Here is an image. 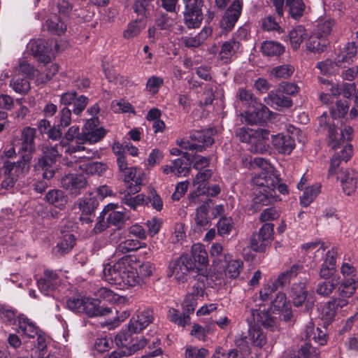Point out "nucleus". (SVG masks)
I'll return each mask as SVG.
<instances>
[{"mask_svg":"<svg viewBox=\"0 0 358 358\" xmlns=\"http://www.w3.org/2000/svg\"><path fill=\"white\" fill-rule=\"evenodd\" d=\"M103 279L111 285L135 287L142 281L138 273L129 263V259L124 257L115 263L108 264L103 269Z\"/></svg>","mask_w":358,"mask_h":358,"instance_id":"f257e3e1","label":"nucleus"},{"mask_svg":"<svg viewBox=\"0 0 358 358\" xmlns=\"http://www.w3.org/2000/svg\"><path fill=\"white\" fill-rule=\"evenodd\" d=\"M321 129L327 131V143L332 150H336L345 141L348 142L352 138L353 129L350 126H345L338 133L335 126L327 121V115L324 113L319 118Z\"/></svg>","mask_w":358,"mask_h":358,"instance_id":"f03ea898","label":"nucleus"},{"mask_svg":"<svg viewBox=\"0 0 358 358\" xmlns=\"http://www.w3.org/2000/svg\"><path fill=\"white\" fill-rule=\"evenodd\" d=\"M31 161L30 155H22L20 159L15 163L6 162L3 165L6 176L3 185L13 187L18 179L24 177L29 171Z\"/></svg>","mask_w":358,"mask_h":358,"instance_id":"7ed1b4c3","label":"nucleus"},{"mask_svg":"<svg viewBox=\"0 0 358 358\" xmlns=\"http://www.w3.org/2000/svg\"><path fill=\"white\" fill-rule=\"evenodd\" d=\"M185 4L183 12V21L186 27L189 29L200 27L203 19L202 0H182Z\"/></svg>","mask_w":358,"mask_h":358,"instance_id":"20e7f679","label":"nucleus"},{"mask_svg":"<svg viewBox=\"0 0 358 358\" xmlns=\"http://www.w3.org/2000/svg\"><path fill=\"white\" fill-rule=\"evenodd\" d=\"M213 129L207 131H194L189 136L190 140H181L178 145L185 150L202 152L206 147L214 143L212 137Z\"/></svg>","mask_w":358,"mask_h":358,"instance_id":"39448f33","label":"nucleus"},{"mask_svg":"<svg viewBox=\"0 0 358 358\" xmlns=\"http://www.w3.org/2000/svg\"><path fill=\"white\" fill-rule=\"evenodd\" d=\"M196 268L194 262L189 255L184 254L171 261L169 265V271L174 275L178 282H184L187 280L188 274Z\"/></svg>","mask_w":358,"mask_h":358,"instance_id":"423d86ee","label":"nucleus"},{"mask_svg":"<svg viewBox=\"0 0 358 358\" xmlns=\"http://www.w3.org/2000/svg\"><path fill=\"white\" fill-rule=\"evenodd\" d=\"M131 332H120L115 336V343L123 350L124 355H130L144 348L148 341L143 336L134 338Z\"/></svg>","mask_w":358,"mask_h":358,"instance_id":"0eeeda50","label":"nucleus"},{"mask_svg":"<svg viewBox=\"0 0 358 358\" xmlns=\"http://www.w3.org/2000/svg\"><path fill=\"white\" fill-rule=\"evenodd\" d=\"M260 306L259 309H250V317L247 319L249 325L257 324H261L264 328L274 331L278 329V319L273 315L269 309L266 310Z\"/></svg>","mask_w":358,"mask_h":358,"instance_id":"6e6552de","label":"nucleus"},{"mask_svg":"<svg viewBox=\"0 0 358 358\" xmlns=\"http://www.w3.org/2000/svg\"><path fill=\"white\" fill-rule=\"evenodd\" d=\"M27 48L31 54L41 63L46 65L50 63L54 57L52 44L43 38L30 41Z\"/></svg>","mask_w":358,"mask_h":358,"instance_id":"1a4fd4ad","label":"nucleus"},{"mask_svg":"<svg viewBox=\"0 0 358 358\" xmlns=\"http://www.w3.org/2000/svg\"><path fill=\"white\" fill-rule=\"evenodd\" d=\"M61 186L71 196L76 197L86 189L87 181L83 175L69 173L61 178Z\"/></svg>","mask_w":358,"mask_h":358,"instance_id":"9d476101","label":"nucleus"},{"mask_svg":"<svg viewBox=\"0 0 358 358\" xmlns=\"http://www.w3.org/2000/svg\"><path fill=\"white\" fill-rule=\"evenodd\" d=\"M274 224H264L259 231V233L252 234L250 239V247L254 251L262 252L268 246L273 236Z\"/></svg>","mask_w":358,"mask_h":358,"instance_id":"9b49d317","label":"nucleus"},{"mask_svg":"<svg viewBox=\"0 0 358 358\" xmlns=\"http://www.w3.org/2000/svg\"><path fill=\"white\" fill-rule=\"evenodd\" d=\"M34 68L27 62L20 63L19 73L10 83L13 90H31L30 80L34 75Z\"/></svg>","mask_w":358,"mask_h":358,"instance_id":"f8f14e48","label":"nucleus"},{"mask_svg":"<svg viewBox=\"0 0 358 358\" xmlns=\"http://www.w3.org/2000/svg\"><path fill=\"white\" fill-rule=\"evenodd\" d=\"M212 176V171L210 169H204L203 171H199L196 175L194 180L193 185L196 190L191 193L189 196L190 205H196L199 203V196L206 194L208 192V180Z\"/></svg>","mask_w":358,"mask_h":358,"instance_id":"ddd939ff","label":"nucleus"},{"mask_svg":"<svg viewBox=\"0 0 358 358\" xmlns=\"http://www.w3.org/2000/svg\"><path fill=\"white\" fill-rule=\"evenodd\" d=\"M252 182L257 186L256 188H277V190L282 194H285L287 191V185L280 182V180L275 173L262 172L253 178Z\"/></svg>","mask_w":358,"mask_h":358,"instance_id":"4468645a","label":"nucleus"},{"mask_svg":"<svg viewBox=\"0 0 358 358\" xmlns=\"http://www.w3.org/2000/svg\"><path fill=\"white\" fill-rule=\"evenodd\" d=\"M106 135V130L103 128H98L91 131H83L81 137L77 138V145H71L66 148V152L72 155L76 152L85 151L86 147L83 145L87 142L95 143L99 141Z\"/></svg>","mask_w":358,"mask_h":358,"instance_id":"2eb2a0df","label":"nucleus"},{"mask_svg":"<svg viewBox=\"0 0 358 358\" xmlns=\"http://www.w3.org/2000/svg\"><path fill=\"white\" fill-rule=\"evenodd\" d=\"M358 45L355 41L348 42L340 45L336 50L335 57L339 66L345 68L357 59Z\"/></svg>","mask_w":358,"mask_h":358,"instance_id":"dca6fc26","label":"nucleus"},{"mask_svg":"<svg viewBox=\"0 0 358 358\" xmlns=\"http://www.w3.org/2000/svg\"><path fill=\"white\" fill-rule=\"evenodd\" d=\"M243 8L241 0H234L226 10L220 20V27L224 30L231 31L239 19Z\"/></svg>","mask_w":358,"mask_h":358,"instance_id":"f3484780","label":"nucleus"},{"mask_svg":"<svg viewBox=\"0 0 358 358\" xmlns=\"http://www.w3.org/2000/svg\"><path fill=\"white\" fill-rule=\"evenodd\" d=\"M252 107L253 108L252 111H247L242 114L248 124L251 125L257 124L270 119L271 112L266 106L258 102L255 106Z\"/></svg>","mask_w":358,"mask_h":358,"instance_id":"a211bd4d","label":"nucleus"},{"mask_svg":"<svg viewBox=\"0 0 358 358\" xmlns=\"http://www.w3.org/2000/svg\"><path fill=\"white\" fill-rule=\"evenodd\" d=\"M153 321V311L150 309L138 312L128 324L129 331L135 334L141 332Z\"/></svg>","mask_w":358,"mask_h":358,"instance_id":"6ab92c4d","label":"nucleus"},{"mask_svg":"<svg viewBox=\"0 0 358 358\" xmlns=\"http://www.w3.org/2000/svg\"><path fill=\"white\" fill-rule=\"evenodd\" d=\"M36 136V130L34 128L27 127L22 131L20 153L30 155L31 159H32V155L36 151L34 142Z\"/></svg>","mask_w":358,"mask_h":358,"instance_id":"aec40b11","label":"nucleus"},{"mask_svg":"<svg viewBox=\"0 0 358 358\" xmlns=\"http://www.w3.org/2000/svg\"><path fill=\"white\" fill-rule=\"evenodd\" d=\"M270 131L267 129H257L252 141L250 143V151L253 153L262 154L268 151L269 145L268 144Z\"/></svg>","mask_w":358,"mask_h":358,"instance_id":"412c9836","label":"nucleus"},{"mask_svg":"<svg viewBox=\"0 0 358 358\" xmlns=\"http://www.w3.org/2000/svg\"><path fill=\"white\" fill-rule=\"evenodd\" d=\"M88 102V99L83 95L78 96L76 92H66L61 96V103L64 105H73V111L79 115L84 110Z\"/></svg>","mask_w":358,"mask_h":358,"instance_id":"4be33fe9","label":"nucleus"},{"mask_svg":"<svg viewBox=\"0 0 358 358\" xmlns=\"http://www.w3.org/2000/svg\"><path fill=\"white\" fill-rule=\"evenodd\" d=\"M120 174L125 182H130L128 189L131 192L137 193L141 190V185L143 182V173L141 171L137 173L136 168L130 166Z\"/></svg>","mask_w":358,"mask_h":358,"instance_id":"5701e85b","label":"nucleus"},{"mask_svg":"<svg viewBox=\"0 0 358 358\" xmlns=\"http://www.w3.org/2000/svg\"><path fill=\"white\" fill-rule=\"evenodd\" d=\"M276 189L277 188H256L254 192L255 197L253 199L255 207L258 208V205L268 206L277 201Z\"/></svg>","mask_w":358,"mask_h":358,"instance_id":"b1692460","label":"nucleus"},{"mask_svg":"<svg viewBox=\"0 0 358 358\" xmlns=\"http://www.w3.org/2000/svg\"><path fill=\"white\" fill-rule=\"evenodd\" d=\"M271 138L275 149L282 154H289L295 146L294 138L289 135L278 134L271 135Z\"/></svg>","mask_w":358,"mask_h":358,"instance_id":"393cba45","label":"nucleus"},{"mask_svg":"<svg viewBox=\"0 0 358 358\" xmlns=\"http://www.w3.org/2000/svg\"><path fill=\"white\" fill-rule=\"evenodd\" d=\"M240 45V42L234 38L224 42L219 52L220 61L225 64L230 62L232 57L236 54Z\"/></svg>","mask_w":358,"mask_h":358,"instance_id":"a878e982","label":"nucleus"},{"mask_svg":"<svg viewBox=\"0 0 358 358\" xmlns=\"http://www.w3.org/2000/svg\"><path fill=\"white\" fill-rule=\"evenodd\" d=\"M341 181L343 192L348 196L352 195L357 189L358 174L354 170H346L341 173Z\"/></svg>","mask_w":358,"mask_h":358,"instance_id":"bb28decb","label":"nucleus"},{"mask_svg":"<svg viewBox=\"0 0 358 358\" xmlns=\"http://www.w3.org/2000/svg\"><path fill=\"white\" fill-rule=\"evenodd\" d=\"M284 92L285 91H272V92L265 98L266 102L271 106H275L276 108L278 107H290L292 101L289 95L285 94Z\"/></svg>","mask_w":358,"mask_h":358,"instance_id":"cd10ccee","label":"nucleus"},{"mask_svg":"<svg viewBox=\"0 0 358 358\" xmlns=\"http://www.w3.org/2000/svg\"><path fill=\"white\" fill-rule=\"evenodd\" d=\"M17 332L26 336L28 338H34L38 335V327L35 324L24 315L18 317Z\"/></svg>","mask_w":358,"mask_h":358,"instance_id":"c85d7f7f","label":"nucleus"},{"mask_svg":"<svg viewBox=\"0 0 358 358\" xmlns=\"http://www.w3.org/2000/svg\"><path fill=\"white\" fill-rule=\"evenodd\" d=\"M116 208V204L109 203L105 206L102 214L105 215H108L107 222L108 224L120 227L124 223L125 215L122 212L115 210Z\"/></svg>","mask_w":358,"mask_h":358,"instance_id":"c756f323","label":"nucleus"},{"mask_svg":"<svg viewBox=\"0 0 358 358\" xmlns=\"http://www.w3.org/2000/svg\"><path fill=\"white\" fill-rule=\"evenodd\" d=\"M85 310L83 313H85L88 317L104 316L112 313L111 308L99 306L97 301L90 298L85 299Z\"/></svg>","mask_w":358,"mask_h":358,"instance_id":"7c9ffc66","label":"nucleus"},{"mask_svg":"<svg viewBox=\"0 0 358 358\" xmlns=\"http://www.w3.org/2000/svg\"><path fill=\"white\" fill-rule=\"evenodd\" d=\"M327 45H329V39L324 38V36L317 35L313 33L308 39L306 47L307 49L315 53H320L324 52Z\"/></svg>","mask_w":358,"mask_h":358,"instance_id":"2f4dec72","label":"nucleus"},{"mask_svg":"<svg viewBox=\"0 0 358 358\" xmlns=\"http://www.w3.org/2000/svg\"><path fill=\"white\" fill-rule=\"evenodd\" d=\"M352 154V147L350 144L347 143L341 151V155L336 154L331 159L330 168L329 173L333 175L336 173V169L339 166L341 161L347 162L351 157Z\"/></svg>","mask_w":358,"mask_h":358,"instance_id":"473e14b6","label":"nucleus"},{"mask_svg":"<svg viewBox=\"0 0 358 358\" xmlns=\"http://www.w3.org/2000/svg\"><path fill=\"white\" fill-rule=\"evenodd\" d=\"M261 50L267 57H279L285 52V46L280 42L266 41L262 43Z\"/></svg>","mask_w":358,"mask_h":358,"instance_id":"72a5a7b5","label":"nucleus"},{"mask_svg":"<svg viewBox=\"0 0 358 358\" xmlns=\"http://www.w3.org/2000/svg\"><path fill=\"white\" fill-rule=\"evenodd\" d=\"M307 36L308 33L304 26L297 25L293 27L289 33L292 48L295 50H298Z\"/></svg>","mask_w":358,"mask_h":358,"instance_id":"f704fd0d","label":"nucleus"},{"mask_svg":"<svg viewBox=\"0 0 358 358\" xmlns=\"http://www.w3.org/2000/svg\"><path fill=\"white\" fill-rule=\"evenodd\" d=\"M97 206L98 202L95 198L87 196L79 199L75 203L73 209H78L82 213L93 214Z\"/></svg>","mask_w":358,"mask_h":358,"instance_id":"c9c22d12","label":"nucleus"},{"mask_svg":"<svg viewBox=\"0 0 358 358\" xmlns=\"http://www.w3.org/2000/svg\"><path fill=\"white\" fill-rule=\"evenodd\" d=\"M45 201L50 204L62 209L67 203V198L64 192L60 189H51L45 195Z\"/></svg>","mask_w":358,"mask_h":358,"instance_id":"e433bc0d","label":"nucleus"},{"mask_svg":"<svg viewBox=\"0 0 358 358\" xmlns=\"http://www.w3.org/2000/svg\"><path fill=\"white\" fill-rule=\"evenodd\" d=\"M230 257L224 255V260L227 262L224 274L227 278L235 279L238 278L243 269V263L241 260H229Z\"/></svg>","mask_w":358,"mask_h":358,"instance_id":"4c0bfd02","label":"nucleus"},{"mask_svg":"<svg viewBox=\"0 0 358 358\" xmlns=\"http://www.w3.org/2000/svg\"><path fill=\"white\" fill-rule=\"evenodd\" d=\"M285 8L293 19L299 20L304 14L306 5L303 0H286Z\"/></svg>","mask_w":358,"mask_h":358,"instance_id":"58836bf2","label":"nucleus"},{"mask_svg":"<svg viewBox=\"0 0 358 358\" xmlns=\"http://www.w3.org/2000/svg\"><path fill=\"white\" fill-rule=\"evenodd\" d=\"M210 208V201H206L196 209L194 221L197 227L205 229L208 226L210 222L208 211Z\"/></svg>","mask_w":358,"mask_h":358,"instance_id":"ea45409f","label":"nucleus"},{"mask_svg":"<svg viewBox=\"0 0 358 358\" xmlns=\"http://www.w3.org/2000/svg\"><path fill=\"white\" fill-rule=\"evenodd\" d=\"M48 30L53 35L61 36L66 30V24L57 15L50 16L46 21Z\"/></svg>","mask_w":358,"mask_h":358,"instance_id":"a19ab883","label":"nucleus"},{"mask_svg":"<svg viewBox=\"0 0 358 358\" xmlns=\"http://www.w3.org/2000/svg\"><path fill=\"white\" fill-rule=\"evenodd\" d=\"M211 34V29L203 28L196 36L194 37H184L182 38V41L187 48H198L203 44L207 37Z\"/></svg>","mask_w":358,"mask_h":358,"instance_id":"79ce46f5","label":"nucleus"},{"mask_svg":"<svg viewBox=\"0 0 358 358\" xmlns=\"http://www.w3.org/2000/svg\"><path fill=\"white\" fill-rule=\"evenodd\" d=\"M79 168L87 175H98L99 176H103L108 169V165L101 162L83 164L80 165Z\"/></svg>","mask_w":358,"mask_h":358,"instance_id":"37998d69","label":"nucleus"},{"mask_svg":"<svg viewBox=\"0 0 358 358\" xmlns=\"http://www.w3.org/2000/svg\"><path fill=\"white\" fill-rule=\"evenodd\" d=\"M189 256L195 264L196 262L203 266H206L208 264V255L202 244H194L192 246L191 255Z\"/></svg>","mask_w":358,"mask_h":358,"instance_id":"c03bdc74","label":"nucleus"},{"mask_svg":"<svg viewBox=\"0 0 358 358\" xmlns=\"http://www.w3.org/2000/svg\"><path fill=\"white\" fill-rule=\"evenodd\" d=\"M302 268V265L294 264L290 268L280 273L274 282L278 287H283L295 278Z\"/></svg>","mask_w":358,"mask_h":358,"instance_id":"a18cd8bd","label":"nucleus"},{"mask_svg":"<svg viewBox=\"0 0 358 358\" xmlns=\"http://www.w3.org/2000/svg\"><path fill=\"white\" fill-rule=\"evenodd\" d=\"M248 331L250 342L255 346L262 348L266 343V337L262 329L253 324L249 325Z\"/></svg>","mask_w":358,"mask_h":358,"instance_id":"49530a36","label":"nucleus"},{"mask_svg":"<svg viewBox=\"0 0 358 358\" xmlns=\"http://www.w3.org/2000/svg\"><path fill=\"white\" fill-rule=\"evenodd\" d=\"M67 154L66 151L65 152ZM69 157H65L62 159V164L68 167H71L75 164L80 163L84 159H94L98 155L97 151H90L87 155H75L73 153L72 155L68 153Z\"/></svg>","mask_w":358,"mask_h":358,"instance_id":"de8ad7c7","label":"nucleus"},{"mask_svg":"<svg viewBox=\"0 0 358 358\" xmlns=\"http://www.w3.org/2000/svg\"><path fill=\"white\" fill-rule=\"evenodd\" d=\"M291 292L294 306H301L307 298V290L305 284L302 282L294 284Z\"/></svg>","mask_w":358,"mask_h":358,"instance_id":"09e8293b","label":"nucleus"},{"mask_svg":"<svg viewBox=\"0 0 358 358\" xmlns=\"http://www.w3.org/2000/svg\"><path fill=\"white\" fill-rule=\"evenodd\" d=\"M141 248V243L137 240L127 239L120 242L116 248V253L124 255L137 250Z\"/></svg>","mask_w":358,"mask_h":358,"instance_id":"8fccbe9b","label":"nucleus"},{"mask_svg":"<svg viewBox=\"0 0 358 358\" xmlns=\"http://www.w3.org/2000/svg\"><path fill=\"white\" fill-rule=\"evenodd\" d=\"M75 236L71 234H67L63 236L62 239L57 245V252L61 255L69 252L74 246Z\"/></svg>","mask_w":358,"mask_h":358,"instance_id":"3c124183","label":"nucleus"},{"mask_svg":"<svg viewBox=\"0 0 358 358\" xmlns=\"http://www.w3.org/2000/svg\"><path fill=\"white\" fill-rule=\"evenodd\" d=\"M294 72V67L290 64H283L273 68L270 75L277 78H288Z\"/></svg>","mask_w":358,"mask_h":358,"instance_id":"603ef678","label":"nucleus"},{"mask_svg":"<svg viewBox=\"0 0 358 358\" xmlns=\"http://www.w3.org/2000/svg\"><path fill=\"white\" fill-rule=\"evenodd\" d=\"M356 289V281L352 278H348L342 282L338 292L341 297H350L355 293Z\"/></svg>","mask_w":358,"mask_h":358,"instance_id":"864d4df0","label":"nucleus"},{"mask_svg":"<svg viewBox=\"0 0 358 358\" xmlns=\"http://www.w3.org/2000/svg\"><path fill=\"white\" fill-rule=\"evenodd\" d=\"M320 192V187L318 185H314L306 188L303 194L300 197L301 204L304 207H307L313 201Z\"/></svg>","mask_w":358,"mask_h":358,"instance_id":"5fc2aeb1","label":"nucleus"},{"mask_svg":"<svg viewBox=\"0 0 358 358\" xmlns=\"http://www.w3.org/2000/svg\"><path fill=\"white\" fill-rule=\"evenodd\" d=\"M316 67L320 70L321 73L325 76L331 75L337 71V68H342L336 63V59L334 60L327 59L317 64Z\"/></svg>","mask_w":358,"mask_h":358,"instance_id":"6e6d98bb","label":"nucleus"},{"mask_svg":"<svg viewBox=\"0 0 358 358\" xmlns=\"http://www.w3.org/2000/svg\"><path fill=\"white\" fill-rule=\"evenodd\" d=\"M102 66L106 78L109 82L120 84L122 87H130V85H129V80L127 78L120 74H117L113 69L106 68L104 64Z\"/></svg>","mask_w":358,"mask_h":358,"instance_id":"4d7b16f0","label":"nucleus"},{"mask_svg":"<svg viewBox=\"0 0 358 358\" xmlns=\"http://www.w3.org/2000/svg\"><path fill=\"white\" fill-rule=\"evenodd\" d=\"M168 317L170 321L181 327H185L190 322L189 315H186V313L180 314L179 311L175 308H170L169 310Z\"/></svg>","mask_w":358,"mask_h":358,"instance_id":"13d9d810","label":"nucleus"},{"mask_svg":"<svg viewBox=\"0 0 358 358\" xmlns=\"http://www.w3.org/2000/svg\"><path fill=\"white\" fill-rule=\"evenodd\" d=\"M334 25V21L331 19L320 22L317 24L316 29L313 33L317 35L324 36V38H328L332 31Z\"/></svg>","mask_w":358,"mask_h":358,"instance_id":"bf43d9fd","label":"nucleus"},{"mask_svg":"<svg viewBox=\"0 0 358 358\" xmlns=\"http://www.w3.org/2000/svg\"><path fill=\"white\" fill-rule=\"evenodd\" d=\"M336 288V284L333 280L320 282L316 287V293L322 296H329Z\"/></svg>","mask_w":358,"mask_h":358,"instance_id":"052dcab7","label":"nucleus"},{"mask_svg":"<svg viewBox=\"0 0 358 358\" xmlns=\"http://www.w3.org/2000/svg\"><path fill=\"white\" fill-rule=\"evenodd\" d=\"M40 150H41L42 155L44 156V157L48 158L50 160H52L55 162L60 157L57 145L43 143L40 146Z\"/></svg>","mask_w":358,"mask_h":358,"instance_id":"680f3d73","label":"nucleus"},{"mask_svg":"<svg viewBox=\"0 0 358 358\" xmlns=\"http://www.w3.org/2000/svg\"><path fill=\"white\" fill-rule=\"evenodd\" d=\"M352 96V91H343V100L336 101L338 110V115L343 117L348 111L349 103L348 99Z\"/></svg>","mask_w":358,"mask_h":358,"instance_id":"e2e57ef3","label":"nucleus"},{"mask_svg":"<svg viewBox=\"0 0 358 358\" xmlns=\"http://www.w3.org/2000/svg\"><path fill=\"white\" fill-rule=\"evenodd\" d=\"M153 0H135L133 5L134 12L141 18H145L148 14V6Z\"/></svg>","mask_w":358,"mask_h":358,"instance_id":"0e129e2a","label":"nucleus"},{"mask_svg":"<svg viewBox=\"0 0 358 358\" xmlns=\"http://www.w3.org/2000/svg\"><path fill=\"white\" fill-rule=\"evenodd\" d=\"M86 298L71 297L66 301L67 307L76 313H83L85 310V302Z\"/></svg>","mask_w":358,"mask_h":358,"instance_id":"69168bd1","label":"nucleus"},{"mask_svg":"<svg viewBox=\"0 0 358 358\" xmlns=\"http://www.w3.org/2000/svg\"><path fill=\"white\" fill-rule=\"evenodd\" d=\"M217 227V232L220 236L228 235L233 227L232 220L230 217H222L218 221Z\"/></svg>","mask_w":358,"mask_h":358,"instance_id":"338daca9","label":"nucleus"},{"mask_svg":"<svg viewBox=\"0 0 358 358\" xmlns=\"http://www.w3.org/2000/svg\"><path fill=\"white\" fill-rule=\"evenodd\" d=\"M208 354V350L201 348L188 346L185 350L186 358H206Z\"/></svg>","mask_w":358,"mask_h":358,"instance_id":"774afa93","label":"nucleus"}]
</instances>
